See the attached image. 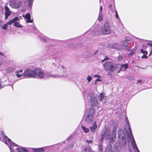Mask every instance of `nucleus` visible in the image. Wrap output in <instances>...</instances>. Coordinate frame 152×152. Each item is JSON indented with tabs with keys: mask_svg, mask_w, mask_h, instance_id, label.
I'll list each match as a JSON object with an SVG mask.
<instances>
[{
	"mask_svg": "<svg viewBox=\"0 0 152 152\" xmlns=\"http://www.w3.org/2000/svg\"><path fill=\"white\" fill-rule=\"evenodd\" d=\"M135 38L137 39H138L140 40H141L142 39H140V38H138L137 37H135Z\"/></svg>",
	"mask_w": 152,
	"mask_h": 152,
	"instance_id": "obj_57",
	"label": "nucleus"
},
{
	"mask_svg": "<svg viewBox=\"0 0 152 152\" xmlns=\"http://www.w3.org/2000/svg\"><path fill=\"white\" fill-rule=\"evenodd\" d=\"M129 151L130 152H132V151L131 150H130Z\"/></svg>",
	"mask_w": 152,
	"mask_h": 152,
	"instance_id": "obj_58",
	"label": "nucleus"
},
{
	"mask_svg": "<svg viewBox=\"0 0 152 152\" xmlns=\"http://www.w3.org/2000/svg\"><path fill=\"white\" fill-rule=\"evenodd\" d=\"M108 59V57L107 56H106L105 58L103 59V60H102L101 61V62H103L104 61H105V60H107Z\"/></svg>",
	"mask_w": 152,
	"mask_h": 152,
	"instance_id": "obj_49",
	"label": "nucleus"
},
{
	"mask_svg": "<svg viewBox=\"0 0 152 152\" xmlns=\"http://www.w3.org/2000/svg\"><path fill=\"white\" fill-rule=\"evenodd\" d=\"M125 118L126 125L125 126L124 130L119 129L118 132V138L119 140H121L122 141V144H124L123 147L126 149V148L125 144L126 143V136L127 135L128 137L130 139L131 145L134 151L140 152L134 138L127 117H126Z\"/></svg>",
	"mask_w": 152,
	"mask_h": 152,
	"instance_id": "obj_1",
	"label": "nucleus"
},
{
	"mask_svg": "<svg viewBox=\"0 0 152 152\" xmlns=\"http://www.w3.org/2000/svg\"><path fill=\"white\" fill-rule=\"evenodd\" d=\"M35 77L37 76L40 78H45V72L40 69H35Z\"/></svg>",
	"mask_w": 152,
	"mask_h": 152,
	"instance_id": "obj_10",
	"label": "nucleus"
},
{
	"mask_svg": "<svg viewBox=\"0 0 152 152\" xmlns=\"http://www.w3.org/2000/svg\"><path fill=\"white\" fill-rule=\"evenodd\" d=\"M105 152H114L113 151L112 148V146L111 145H108L107 147L106 148Z\"/></svg>",
	"mask_w": 152,
	"mask_h": 152,
	"instance_id": "obj_23",
	"label": "nucleus"
},
{
	"mask_svg": "<svg viewBox=\"0 0 152 152\" xmlns=\"http://www.w3.org/2000/svg\"><path fill=\"white\" fill-rule=\"evenodd\" d=\"M103 8L102 6H100L99 13H102Z\"/></svg>",
	"mask_w": 152,
	"mask_h": 152,
	"instance_id": "obj_46",
	"label": "nucleus"
},
{
	"mask_svg": "<svg viewBox=\"0 0 152 152\" xmlns=\"http://www.w3.org/2000/svg\"><path fill=\"white\" fill-rule=\"evenodd\" d=\"M18 20L19 18L18 17H15L8 22L7 24V25H11L13 23H14V22L18 21Z\"/></svg>",
	"mask_w": 152,
	"mask_h": 152,
	"instance_id": "obj_16",
	"label": "nucleus"
},
{
	"mask_svg": "<svg viewBox=\"0 0 152 152\" xmlns=\"http://www.w3.org/2000/svg\"><path fill=\"white\" fill-rule=\"evenodd\" d=\"M101 81V80L100 79H99V78H98L97 79H96V80L95 84H96V82H97V81Z\"/></svg>",
	"mask_w": 152,
	"mask_h": 152,
	"instance_id": "obj_52",
	"label": "nucleus"
},
{
	"mask_svg": "<svg viewBox=\"0 0 152 152\" xmlns=\"http://www.w3.org/2000/svg\"><path fill=\"white\" fill-rule=\"evenodd\" d=\"M34 1V0H27L28 2V6L30 8H31Z\"/></svg>",
	"mask_w": 152,
	"mask_h": 152,
	"instance_id": "obj_32",
	"label": "nucleus"
},
{
	"mask_svg": "<svg viewBox=\"0 0 152 152\" xmlns=\"http://www.w3.org/2000/svg\"><path fill=\"white\" fill-rule=\"evenodd\" d=\"M5 20H6L11 14V12L10 11L9 8L7 6H5Z\"/></svg>",
	"mask_w": 152,
	"mask_h": 152,
	"instance_id": "obj_15",
	"label": "nucleus"
},
{
	"mask_svg": "<svg viewBox=\"0 0 152 152\" xmlns=\"http://www.w3.org/2000/svg\"><path fill=\"white\" fill-rule=\"evenodd\" d=\"M152 53V50H151V54Z\"/></svg>",
	"mask_w": 152,
	"mask_h": 152,
	"instance_id": "obj_59",
	"label": "nucleus"
},
{
	"mask_svg": "<svg viewBox=\"0 0 152 152\" xmlns=\"http://www.w3.org/2000/svg\"><path fill=\"white\" fill-rule=\"evenodd\" d=\"M72 135L70 136L66 139V140L67 141H68L69 143L68 144L67 146L66 147V149H69V148H73V146L74 145V144L73 142H71V141L72 140Z\"/></svg>",
	"mask_w": 152,
	"mask_h": 152,
	"instance_id": "obj_13",
	"label": "nucleus"
},
{
	"mask_svg": "<svg viewBox=\"0 0 152 152\" xmlns=\"http://www.w3.org/2000/svg\"><path fill=\"white\" fill-rule=\"evenodd\" d=\"M5 57V56L4 55L3 53H0V57L1 58H4V57Z\"/></svg>",
	"mask_w": 152,
	"mask_h": 152,
	"instance_id": "obj_44",
	"label": "nucleus"
},
{
	"mask_svg": "<svg viewBox=\"0 0 152 152\" xmlns=\"http://www.w3.org/2000/svg\"><path fill=\"white\" fill-rule=\"evenodd\" d=\"M95 109L94 108H91L89 110L88 113L86 114L87 115H89L91 116H93V114L95 112Z\"/></svg>",
	"mask_w": 152,
	"mask_h": 152,
	"instance_id": "obj_22",
	"label": "nucleus"
},
{
	"mask_svg": "<svg viewBox=\"0 0 152 152\" xmlns=\"http://www.w3.org/2000/svg\"><path fill=\"white\" fill-rule=\"evenodd\" d=\"M82 152H93L92 149L89 147H84L83 148Z\"/></svg>",
	"mask_w": 152,
	"mask_h": 152,
	"instance_id": "obj_18",
	"label": "nucleus"
},
{
	"mask_svg": "<svg viewBox=\"0 0 152 152\" xmlns=\"http://www.w3.org/2000/svg\"><path fill=\"white\" fill-rule=\"evenodd\" d=\"M57 76V75H53L50 72H48L45 73V78L47 77H54Z\"/></svg>",
	"mask_w": 152,
	"mask_h": 152,
	"instance_id": "obj_17",
	"label": "nucleus"
},
{
	"mask_svg": "<svg viewBox=\"0 0 152 152\" xmlns=\"http://www.w3.org/2000/svg\"><path fill=\"white\" fill-rule=\"evenodd\" d=\"M23 76L28 77H35V69L34 70L28 69L24 71L23 73Z\"/></svg>",
	"mask_w": 152,
	"mask_h": 152,
	"instance_id": "obj_8",
	"label": "nucleus"
},
{
	"mask_svg": "<svg viewBox=\"0 0 152 152\" xmlns=\"http://www.w3.org/2000/svg\"><path fill=\"white\" fill-rule=\"evenodd\" d=\"M134 62V61H132V63H133V62Z\"/></svg>",
	"mask_w": 152,
	"mask_h": 152,
	"instance_id": "obj_62",
	"label": "nucleus"
},
{
	"mask_svg": "<svg viewBox=\"0 0 152 152\" xmlns=\"http://www.w3.org/2000/svg\"><path fill=\"white\" fill-rule=\"evenodd\" d=\"M4 65V63L3 61H0V66Z\"/></svg>",
	"mask_w": 152,
	"mask_h": 152,
	"instance_id": "obj_50",
	"label": "nucleus"
},
{
	"mask_svg": "<svg viewBox=\"0 0 152 152\" xmlns=\"http://www.w3.org/2000/svg\"><path fill=\"white\" fill-rule=\"evenodd\" d=\"M29 28L35 30H36V27L34 24L31 25L29 26Z\"/></svg>",
	"mask_w": 152,
	"mask_h": 152,
	"instance_id": "obj_36",
	"label": "nucleus"
},
{
	"mask_svg": "<svg viewBox=\"0 0 152 152\" xmlns=\"http://www.w3.org/2000/svg\"><path fill=\"white\" fill-rule=\"evenodd\" d=\"M25 18L27 19L30 18H31L30 14L29 13H28L26 15Z\"/></svg>",
	"mask_w": 152,
	"mask_h": 152,
	"instance_id": "obj_37",
	"label": "nucleus"
},
{
	"mask_svg": "<svg viewBox=\"0 0 152 152\" xmlns=\"http://www.w3.org/2000/svg\"><path fill=\"white\" fill-rule=\"evenodd\" d=\"M86 142L87 143L90 144H92L94 142L92 140H86Z\"/></svg>",
	"mask_w": 152,
	"mask_h": 152,
	"instance_id": "obj_42",
	"label": "nucleus"
},
{
	"mask_svg": "<svg viewBox=\"0 0 152 152\" xmlns=\"http://www.w3.org/2000/svg\"><path fill=\"white\" fill-rule=\"evenodd\" d=\"M130 42L129 40H125L122 42V45L124 46H126L130 44Z\"/></svg>",
	"mask_w": 152,
	"mask_h": 152,
	"instance_id": "obj_27",
	"label": "nucleus"
},
{
	"mask_svg": "<svg viewBox=\"0 0 152 152\" xmlns=\"http://www.w3.org/2000/svg\"><path fill=\"white\" fill-rule=\"evenodd\" d=\"M147 45H149L150 47H152V43H148L147 44Z\"/></svg>",
	"mask_w": 152,
	"mask_h": 152,
	"instance_id": "obj_53",
	"label": "nucleus"
},
{
	"mask_svg": "<svg viewBox=\"0 0 152 152\" xmlns=\"http://www.w3.org/2000/svg\"><path fill=\"white\" fill-rule=\"evenodd\" d=\"M108 8L112 12L116 9L115 5L113 6L111 4H109Z\"/></svg>",
	"mask_w": 152,
	"mask_h": 152,
	"instance_id": "obj_26",
	"label": "nucleus"
},
{
	"mask_svg": "<svg viewBox=\"0 0 152 152\" xmlns=\"http://www.w3.org/2000/svg\"><path fill=\"white\" fill-rule=\"evenodd\" d=\"M105 70L113 72L120 67V65L112 62L106 61L104 65Z\"/></svg>",
	"mask_w": 152,
	"mask_h": 152,
	"instance_id": "obj_4",
	"label": "nucleus"
},
{
	"mask_svg": "<svg viewBox=\"0 0 152 152\" xmlns=\"http://www.w3.org/2000/svg\"><path fill=\"white\" fill-rule=\"evenodd\" d=\"M14 25L17 28H21V27H23V26L20 25L18 22H17V21L14 22Z\"/></svg>",
	"mask_w": 152,
	"mask_h": 152,
	"instance_id": "obj_28",
	"label": "nucleus"
},
{
	"mask_svg": "<svg viewBox=\"0 0 152 152\" xmlns=\"http://www.w3.org/2000/svg\"><path fill=\"white\" fill-rule=\"evenodd\" d=\"M15 149L18 150L19 152H29L25 148L23 147H18L15 148Z\"/></svg>",
	"mask_w": 152,
	"mask_h": 152,
	"instance_id": "obj_19",
	"label": "nucleus"
},
{
	"mask_svg": "<svg viewBox=\"0 0 152 152\" xmlns=\"http://www.w3.org/2000/svg\"><path fill=\"white\" fill-rule=\"evenodd\" d=\"M91 32L90 35L91 36L95 35H99L100 33V30L98 28H95V26H93L91 29L88 31V33Z\"/></svg>",
	"mask_w": 152,
	"mask_h": 152,
	"instance_id": "obj_9",
	"label": "nucleus"
},
{
	"mask_svg": "<svg viewBox=\"0 0 152 152\" xmlns=\"http://www.w3.org/2000/svg\"><path fill=\"white\" fill-rule=\"evenodd\" d=\"M121 70H121V68L117 72L119 73Z\"/></svg>",
	"mask_w": 152,
	"mask_h": 152,
	"instance_id": "obj_55",
	"label": "nucleus"
},
{
	"mask_svg": "<svg viewBox=\"0 0 152 152\" xmlns=\"http://www.w3.org/2000/svg\"><path fill=\"white\" fill-rule=\"evenodd\" d=\"M23 71L22 69H21L19 71H17L16 72L17 77H21L22 76Z\"/></svg>",
	"mask_w": 152,
	"mask_h": 152,
	"instance_id": "obj_24",
	"label": "nucleus"
},
{
	"mask_svg": "<svg viewBox=\"0 0 152 152\" xmlns=\"http://www.w3.org/2000/svg\"><path fill=\"white\" fill-rule=\"evenodd\" d=\"M147 54H143L142 57V58H148V56H147Z\"/></svg>",
	"mask_w": 152,
	"mask_h": 152,
	"instance_id": "obj_45",
	"label": "nucleus"
},
{
	"mask_svg": "<svg viewBox=\"0 0 152 152\" xmlns=\"http://www.w3.org/2000/svg\"><path fill=\"white\" fill-rule=\"evenodd\" d=\"M26 21L27 23H32L33 22V20L31 19V18L28 19Z\"/></svg>",
	"mask_w": 152,
	"mask_h": 152,
	"instance_id": "obj_47",
	"label": "nucleus"
},
{
	"mask_svg": "<svg viewBox=\"0 0 152 152\" xmlns=\"http://www.w3.org/2000/svg\"><path fill=\"white\" fill-rule=\"evenodd\" d=\"M97 77L98 78H100L101 77V76L99 75H96L94 76V77Z\"/></svg>",
	"mask_w": 152,
	"mask_h": 152,
	"instance_id": "obj_51",
	"label": "nucleus"
},
{
	"mask_svg": "<svg viewBox=\"0 0 152 152\" xmlns=\"http://www.w3.org/2000/svg\"><path fill=\"white\" fill-rule=\"evenodd\" d=\"M134 52L133 51H132L131 52L128 54V57H130L131 56H133L134 55Z\"/></svg>",
	"mask_w": 152,
	"mask_h": 152,
	"instance_id": "obj_39",
	"label": "nucleus"
},
{
	"mask_svg": "<svg viewBox=\"0 0 152 152\" xmlns=\"http://www.w3.org/2000/svg\"><path fill=\"white\" fill-rule=\"evenodd\" d=\"M103 15L102 13H99L97 20L99 21H102L103 20Z\"/></svg>",
	"mask_w": 152,
	"mask_h": 152,
	"instance_id": "obj_30",
	"label": "nucleus"
},
{
	"mask_svg": "<svg viewBox=\"0 0 152 152\" xmlns=\"http://www.w3.org/2000/svg\"><path fill=\"white\" fill-rule=\"evenodd\" d=\"M4 133L3 132H2L1 133L2 137L4 138L3 142H4L5 144L8 146L11 152H14V151L15 148L14 147H18V145L13 143L10 139L5 135Z\"/></svg>",
	"mask_w": 152,
	"mask_h": 152,
	"instance_id": "obj_5",
	"label": "nucleus"
},
{
	"mask_svg": "<svg viewBox=\"0 0 152 152\" xmlns=\"http://www.w3.org/2000/svg\"><path fill=\"white\" fill-rule=\"evenodd\" d=\"M112 22L111 20H106L102 28V31L104 34H110L111 31Z\"/></svg>",
	"mask_w": 152,
	"mask_h": 152,
	"instance_id": "obj_6",
	"label": "nucleus"
},
{
	"mask_svg": "<svg viewBox=\"0 0 152 152\" xmlns=\"http://www.w3.org/2000/svg\"><path fill=\"white\" fill-rule=\"evenodd\" d=\"M105 137H106V134L105 133L104 134H102L100 139V141L101 142H102L103 141V139Z\"/></svg>",
	"mask_w": 152,
	"mask_h": 152,
	"instance_id": "obj_34",
	"label": "nucleus"
},
{
	"mask_svg": "<svg viewBox=\"0 0 152 152\" xmlns=\"http://www.w3.org/2000/svg\"><path fill=\"white\" fill-rule=\"evenodd\" d=\"M109 47L110 48L114 49L118 48V45L117 44H113L110 46H109Z\"/></svg>",
	"mask_w": 152,
	"mask_h": 152,
	"instance_id": "obj_29",
	"label": "nucleus"
},
{
	"mask_svg": "<svg viewBox=\"0 0 152 152\" xmlns=\"http://www.w3.org/2000/svg\"><path fill=\"white\" fill-rule=\"evenodd\" d=\"M98 152H103V144L102 142H100L98 145Z\"/></svg>",
	"mask_w": 152,
	"mask_h": 152,
	"instance_id": "obj_25",
	"label": "nucleus"
},
{
	"mask_svg": "<svg viewBox=\"0 0 152 152\" xmlns=\"http://www.w3.org/2000/svg\"><path fill=\"white\" fill-rule=\"evenodd\" d=\"M40 38L41 40L45 42H47L48 39V38L46 37L43 36L40 37Z\"/></svg>",
	"mask_w": 152,
	"mask_h": 152,
	"instance_id": "obj_35",
	"label": "nucleus"
},
{
	"mask_svg": "<svg viewBox=\"0 0 152 152\" xmlns=\"http://www.w3.org/2000/svg\"><path fill=\"white\" fill-rule=\"evenodd\" d=\"M97 127L96 122L95 121L89 127L90 130L92 134H94L96 132Z\"/></svg>",
	"mask_w": 152,
	"mask_h": 152,
	"instance_id": "obj_12",
	"label": "nucleus"
},
{
	"mask_svg": "<svg viewBox=\"0 0 152 152\" xmlns=\"http://www.w3.org/2000/svg\"><path fill=\"white\" fill-rule=\"evenodd\" d=\"M85 121L87 124H89L92 121L94 117L89 115H85Z\"/></svg>",
	"mask_w": 152,
	"mask_h": 152,
	"instance_id": "obj_14",
	"label": "nucleus"
},
{
	"mask_svg": "<svg viewBox=\"0 0 152 152\" xmlns=\"http://www.w3.org/2000/svg\"><path fill=\"white\" fill-rule=\"evenodd\" d=\"M52 146L44 147L40 148H33V151L36 152H42L45 151L46 150H52Z\"/></svg>",
	"mask_w": 152,
	"mask_h": 152,
	"instance_id": "obj_11",
	"label": "nucleus"
},
{
	"mask_svg": "<svg viewBox=\"0 0 152 152\" xmlns=\"http://www.w3.org/2000/svg\"><path fill=\"white\" fill-rule=\"evenodd\" d=\"M116 127L115 126H113V132L111 133L110 129H107L105 131L106 134V138L110 139V144H113L115 140L116 136Z\"/></svg>",
	"mask_w": 152,
	"mask_h": 152,
	"instance_id": "obj_3",
	"label": "nucleus"
},
{
	"mask_svg": "<svg viewBox=\"0 0 152 152\" xmlns=\"http://www.w3.org/2000/svg\"><path fill=\"white\" fill-rule=\"evenodd\" d=\"M49 47H50H50H51V49H52L53 50H54L53 49L54 48V46H49Z\"/></svg>",
	"mask_w": 152,
	"mask_h": 152,
	"instance_id": "obj_54",
	"label": "nucleus"
},
{
	"mask_svg": "<svg viewBox=\"0 0 152 152\" xmlns=\"http://www.w3.org/2000/svg\"><path fill=\"white\" fill-rule=\"evenodd\" d=\"M143 83L142 82V81L141 80H137V84L140 83V84H142Z\"/></svg>",
	"mask_w": 152,
	"mask_h": 152,
	"instance_id": "obj_48",
	"label": "nucleus"
},
{
	"mask_svg": "<svg viewBox=\"0 0 152 152\" xmlns=\"http://www.w3.org/2000/svg\"><path fill=\"white\" fill-rule=\"evenodd\" d=\"M140 52L143 53L144 54H148V52L146 51H144L142 49H140Z\"/></svg>",
	"mask_w": 152,
	"mask_h": 152,
	"instance_id": "obj_41",
	"label": "nucleus"
},
{
	"mask_svg": "<svg viewBox=\"0 0 152 152\" xmlns=\"http://www.w3.org/2000/svg\"><path fill=\"white\" fill-rule=\"evenodd\" d=\"M151 53H150V54H149V56H150V55H151Z\"/></svg>",
	"mask_w": 152,
	"mask_h": 152,
	"instance_id": "obj_61",
	"label": "nucleus"
},
{
	"mask_svg": "<svg viewBox=\"0 0 152 152\" xmlns=\"http://www.w3.org/2000/svg\"><path fill=\"white\" fill-rule=\"evenodd\" d=\"M82 128L83 131L86 133H88L89 131V129L88 128H86L83 126H82Z\"/></svg>",
	"mask_w": 152,
	"mask_h": 152,
	"instance_id": "obj_31",
	"label": "nucleus"
},
{
	"mask_svg": "<svg viewBox=\"0 0 152 152\" xmlns=\"http://www.w3.org/2000/svg\"><path fill=\"white\" fill-rule=\"evenodd\" d=\"M54 51L56 52V51H57V50H55Z\"/></svg>",
	"mask_w": 152,
	"mask_h": 152,
	"instance_id": "obj_60",
	"label": "nucleus"
},
{
	"mask_svg": "<svg viewBox=\"0 0 152 152\" xmlns=\"http://www.w3.org/2000/svg\"><path fill=\"white\" fill-rule=\"evenodd\" d=\"M104 98V95L102 93H101L99 95V101L101 102Z\"/></svg>",
	"mask_w": 152,
	"mask_h": 152,
	"instance_id": "obj_33",
	"label": "nucleus"
},
{
	"mask_svg": "<svg viewBox=\"0 0 152 152\" xmlns=\"http://www.w3.org/2000/svg\"><path fill=\"white\" fill-rule=\"evenodd\" d=\"M120 67L121 68L122 70L124 71L129 67V65L127 64H125L121 65Z\"/></svg>",
	"mask_w": 152,
	"mask_h": 152,
	"instance_id": "obj_21",
	"label": "nucleus"
},
{
	"mask_svg": "<svg viewBox=\"0 0 152 152\" xmlns=\"http://www.w3.org/2000/svg\"><path fill=\"white\" fill-rule=\"evenodd\" d=\"M7 24H4L3 26L2 27V28L4 30H6L7 29Z\"/></svg>",
	"mask_w": 152,
	"mask_h": 152,
	"instance_id": "obj_43",
	"label": "nucleus"
},
{
	"mask_svg": "<svg viewBox=\"0 0 152 152\" xmlns=\"http://www.w3.org/2000/svg\"><path fill=\"white\" fill-rule=\"evenodd\" d=\"M61 68L63 69H64L65 68V67L64 66H61Z\"/></svg>",
	"mask_w": 152,
	"mask_h": 152,
	"instance_id": "obj_56",
	"label": "nucleus"
},
{
	"mask_svg": "<svg viewBox=\"0 0 152 152\" xmlns=\"http://www.w3.org/2000/svg\"><path fill=\"white\" fill-rule=\"evenodd\" d=\"M15 70V68L14 67H8L5 69V72L7 73H9L12 72Z\"/></svg>",
	"mask_w": 152,
	"mask_h": 152,
	"instance_id": "obj_20",
	"label": "nucleus"
},
{
	"mask_svg": "<svg viewBox=\"0 0 152 152\" xmlns=\"http://www.w3.org/2000/svg\"><path fill=\"white\" fill-rule=\"evenodd\" d=\"M21 2L19 0H11L9 2L10 6L13 8H19L21 5Z\"/></svg>",
	"mask_w": 152,
	"mask_h": 152,
	"instance_id": "obj_7",
	"label": "nucleus"
},
{
	"mask_svg": "<svg viewBox=\"0 0 152 152\" xmlns=\"http://www.w3.org/2000/svg\"><path fill=\"white\" fill-rule=\"evenodd\" d=\"M115 10V17L117 19H118V18H119V16L118 15L117 11L116 9Z\"/></svg>",
	"mask_w": 152,
	"mask_h": 152,
	"instance_id": "obj_38",
	"label": "nucleus"
},
{
	"mask_svg": "<svg viewBox=\"0 0 152 152\" xmlns=\"http://www.w3.org/2000/svg\"><path fill=\"white\" fill-rule=\"evenodd\" d=\"M92 77L90 76H88L87 77V80L88 82V83H89L92 80Z\"/></svg>",
	"mask_w": 152,
	"mask_h": 152,
	"instance_id": "obj_40",
	"label": "nucleus"
},
{
	"mask_svg": "<svg viewBox=\"0 0 152 152\" xmlns=\"http://www.w3.org/2000/svg\"><path fill=\"white\" fill-rule=\"evenodd\" d=\"M94 93L93 92H91L89 93H87L86 92L84 91L83 93L84 98L86 100L87 99H89L91 106L96 107L97 106L98 102L96 97L94 96Z\"/></svg>",
	"mask_w": 152,
	"mask_h": 152,
	"instance_id": "obj_2",
	"label": "nucleus"
}]
</instances>
